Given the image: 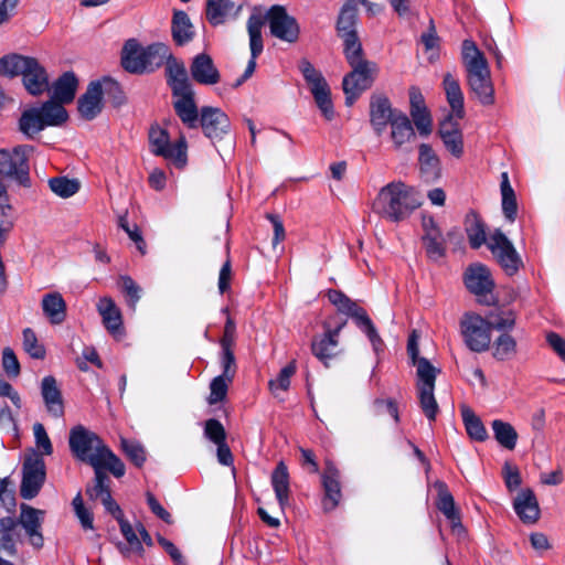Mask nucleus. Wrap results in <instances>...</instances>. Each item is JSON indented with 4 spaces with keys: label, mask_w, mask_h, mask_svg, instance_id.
<instances>
[{
    "label": "nucleus",
    "mask_w": 565,
    "mask_h": 565,
    "mask_svg": "<svg viewBox=\"0 0 565 565\" xmlns=\"http://www.w3.org/2000/svg\"><path fill=\"white\" fill-rule=\"evenodd\" d=\"M68 445L74 457L90 467L107 463L108 471L115 478L125 476L126 467L121 459L102 440V438L82 425L70 431Z\"/></svg>",
    "instance_id": "1"
},
{
    "label": "nucleus",
    "mask_w": 565,
    "mask_h": 565,
    "mask_svg": "<svg viewBox=\"0 0 565 565\" xmlns=\"http://www.w3.org/2000/svg\"><path fill=\"white\" fill-rule=\"evenodd\" d=\"M422 205V199L414 186L402 181L384 185L373 201V211L383 218L398 223L406 220Z\"/></svg>",
    "instance_id": "2"
},
{
    "label": "nucleus",
    "mask_w": 565,
    "mask_h": 565,
    "mask_svg": "<svg viewBox=\"0 0 565 565\" xmlns=\"http://www.w3.org/2000/svg\"><path fill=\"white\" fill-rule=\"evenodd\" d=\"M462 64L470 92L483 106L494 104V87L484 54L472 40H465L461 49Z\"/></svg>",
    "instance_id": "3"
},
{
    "label": "nucleus",
    "mask_w": 565,
    "mask_h": 565,
    "mask_svg": "<svg viewBox=\"0 0 565 565\" xmlns=\"http://www.w3.org/2000/svg\"><path fill=\"white\" fill-rule=\"evenodd\" d=\"M166 77L171 88L173 108L182 122H194L195 115V93L189 79L185 65L182 61L171 55L166 63Z\"/></svg>",
    "instance_id": "4"
},
{
    "label": "nucleus",
    "mask_w": 565,
    "mask_h": 565,
    "mask_svg": "<svg viewBox=\"0 0 565 565\" xmlns=\"http://www.w3.org/2000/svg\"><path fill=\"white\" fill-rule=\"evenodd\" d=\"M0 74L9 77L22 76L29 94L39 96L49 89L46 70L32 56L10 54L0 58Z\"/></svg>",
    "instance_id": "5"
},
{
    "label": "nucleus",
    "mask_w": 565,
    "mask_h": 565,
    "mask_svg": "<svg viewBox=\"0 0 565 565\" xmlns=\"http://www.w3.org/2000/svg\"><path fill=\"white\" fill-rule=\"evenodd\" d=\"M328 299L339 312L354 320L356 327L369 338L375 352L382 350L383 341L365 309L360 307L356 301L349 298L341 290L330 289L328 291Z\"/></svg>",
    "instance_id": "6"
},
{
    "label": "nucleus",
    "mask_w": 565,
    "mask_h": 565,
    "mask_svg": "<svg viewBox=\"0 0 565 565\" xmlns=\"http://www.w3.org/2000/svg\"><path fill=\"white\" fill-rule=\"evenodd\" d=\"M194 122H182L189 129L201 127L204 136L213 142L222 140L231 130L228 116L218 107L195 105Z\"/></svg>",
    "instance_id": "7"
},
{
    "label": "nucleus",
    "mask_w": 565,
    "mask_h": 565,
    "mask_svg": "<svg viewBox=\"0 0 565 565\" xmlns=\"http://www.w3.org/2000/svg\"><path fill=\"white\" fill-rule=\"evenodd\" d=\"M33 147L21 145L13 150H0V173L22 186H30L29 156Z\"/></svg>",
    "instance_id": "8"
},
{
    "label": "nucleus",
    "mask_w": 565,
    "mask_h": 565,
    "mask_svg": "<svg viewBox=\"0 0 565 565\" xmlns=\"http://www.w3.org/2000/svg\"><path fill=\"white\" fill-rule=\"evenodd\" d=\"M350 66L352 71L343 77L342 82L348 106L352 105L364 90L373 85L379 74V66L372 61Z\"/></svg>",
    "instance_id": "9"
},
{
    "label": "nucleus",
    "mask_w": 565,
    "mask_h": 565,
    "mask_svg": "<svg viewBox=\"0 0 565 565\" xmlns=\"http://www.w3.org/2000/svg\"><path fill=\"white\" fill-rule=\"evenodd\" d=\"M299 70L309 85L318 108L328 120H331L334 116V109L330 87L323 75L308 60L300 61Z\"/></svg>",
    "instance_id": "10"
},
{
    "label": "nucleus",
    "mask_w": 565,
    "mask_h": 565,
    "mask_svg": "<svg viewBox=\"0 0 565 565\" xmlns=\"http://www.w3.org/2000/svg\"><path fill=\"white\" fill-rule=\"evenodd\" d=\"M487 246L508 276L515 275L523 266L522 258L512 242L501 230H495L490 235Z\"/></svg>",
    "instance_id": "11"
},
{
    "label": "nucleus",
    "mask_w": 565,
    "mask_h": 565,
    "mask_svg": "<svg viewBox=\"0 0 565 565\" xmlns=\"http://www.w3.org/2000/svg\"><path fill=\"white\" fill-rule=\"evenodd\" d=\"M46 478L45 462L41 455L32 454L22 465V481L20 495L25 500L35 498Z\"/></svg>",
    "instance_id": "12"
},
{
    "label": "nucleus",
    "mask_w": 565,
    "mask_h": 565,
    "mask_svg": "<svg viewBox=\"0 0 565 565\" xmlns=\"http://www.w3.org/2000/svg\"><path fill=\"white\" fill-rule=\"evenodd\" d=\"M461 333L467 347L473 352L489 349L491 333L484 318L476 313H467L461 320Z\"/></svg>",
    "instance_id": "13"
},
{
    "label": "nucleus",
    "mask_w": 565,
    "mask_h": 565,
    "mask_svg": "<svg viewBox=\"0 0 565 565\" xmlns=\"http://www.w3.org/2000/svg\"><path fill=\"white\" fill-rule=\"evenodd\" d=\"M149 143L153 154L172 160L179 167L185 163L186 147L183 139L172 143L167 130L160 127H151L149 130Z\"/></svg>",
    "instance_id": "14"
},
{
    "label": "nucleus",
    "mask_w": 565,
    "mask_h": 565,
    "mask_svg": "<svg viewBox=\"0 0 565 565\" xmlns=\"http://www.w3.org/2000/svg\"><path fill=\"white\" fill-rule=\"evenodd\" d=\"M345 324L347 320H342L334 326H332L331 320H327L323 322L324 333L312 340V354L326 366H329V361L338 354L339 334Z\"/></svg>",
    "instance_id": "15"
},
{
    "label": "nucleus",
    "mask_w": 565,
    "mask_h": 565,
    "mask_svg": "<svg viewBox=\"0 0 565 565\" xmlns=\"http://www.w3.org/2000/svg\"><path fill=\"white\" fill-rule=\"evenodd\" d=\"M270 34L281 41L294 43L299 38L297 20L282 6H273L267 12Z\"/></svg>",
    "instance_id": "16"
},
{
    "label": "nucleus",
    "mask_w": 565,
    "mask_h": 565,
    "mask_svg": "<svg viewBox=\"0 0 565 565\" xmlns=\"http://www.w3.org/2000/svg\"><path fill=\"white\" fill-rule=\"evenodd\" d=\"M402 113L392 107L384 94H373L370 98V124L376 136H382L386 127Z\"/></svg>",
    "instance_id": "17"
},
{
    "label": "nucleus",
    "mask_w": 565,
    "mask_h": 565,
    "mask_svg": "<svg viewBox=\"0 0 565 565\" xmlns=\"http://www.w3.org/2000/svg\"><path fill=\"white\" fill-rule=\"evenodd\" d=\"M340 471L335 465L326 460L321 473V484L323 489L322 509L324 512L333 511L342 499Z\"/></svg>",
    "instance_id": "18"
},
{
    "label": "nucleus",
    "mask_w": 565,
    "mask_h": 565,
    "mask_svg": "<svg viewBox=\"0 0 565 565\" xmlns=\"http://www.w3.org/2000/svg\"><path fill=\"white\" fill-rule=\"evenodd\" d=\"M20 516L15 519L18 526L21 525L29 537V543L36 550L44 545V537L42 534V523L44 520V511L35 509L31 505L22 503L20 507Z\"/></svg>",
    "instance_id": "19"
},
{
    "label": "nucleus",
    "mask_w": 565,
    "mask_h": 565,
    "mask_svg": "<svg viewBox=\"0 0 565 565\" xmlns=\"http://www.w3.org/2000/svg\"><path fill=\"white\" fill-rule=\"evenodd\" d=\"M266 17L260 12H253L247 20V32L249 36V50L250 58L243 73V81H247L255 72L256 60L264 50V43L262 38V29L265 24Z\"/></svg>",
    "instance_id": "20"
},
{
    "label": "nucleus",
    "mask_w": 565,
    "mask_h": 565,
    "mask_svg": "<svg viewBox=\"0 0 565 565\" xmlns=\"http://www.w3.org/2000/svg\"><path fill=\"white\" fill-rule=\"evenodd\" d=\"M103 84L100 81L90 82L86 92L77 100V109L86 120H93L103 110Z\"/></svg>",
    "instance_id": "21"
},
{
    "label": "nucleus",
    "mask_w": 565,
    "mask_h": 565,
    "mask_svg": "<svg viewBox=\"0 0 565 565\" xmlns=\"http://www.w3.org/2000/svg\"><path fill=\"white\" fill-rule=\"evenodd\" d=\"M190 74L194 82L206 86L215 85L221 79L220 71L206 53H200L192 58Z\"/></svg>",
    "instance_id": "22"
},
{
    "label": "nucleus",
    "mask_w": 565,
    "mask_h": 565,
    "mask_svg": "<svg viewBox=\"0 0 565 565\" xmlns=\"http://www.w3.org/2000/svg\"><path fill=\"white\" fill-rule=\"evenodd\" d=\"M465 285L468 290L477 297L491 294L494 288V281L489 268L481 264H475L468 267L465 274Z\"/></svg>",
    "instance_id": "23"
},
{
    "label": "nucleus",
    "mask_w": 565,
    "mask_h": 565,
    "mask_svg": "<svg viewBox=\"0 0 565 565\" xmlns=\"http://www.w3.org/2000/svg\"><path fill=\"white\" fill-rule=\"evenodd\" d=\"M41 396L47 413L54 418L64 416V401L62 392L54 376H44L41 381Z\"/></svg>",
    "instance_id": "24"
},
{
    "label": "nucleus",
    "mask_w": 565,
    "mask_h": 565,
    "mask_svg": "<svg viewBox=\"0 0 565 565\" xmlns=\"http://www.w3.org/2000/svg\"><path fill=\"white\" fill-rule=\"evenodd\" d=\"M513 509L525 524H534L540 518V507L533 490L522 489L513 501Z\"/></svg>",
    "instance_id": "25"
},
{
    "label": "nucleus",
    "mask_w": 565,
    "mask_h": 565,
    "mask_svg": "<svg viewBox=\"0 0 565 565\" xmlns=\"http://www.w3.org/2000/svg\"><path fill=\"white\" fill-rule=\"evenodd\" d=\"M435 489L437 490L436 505L438 510L450 522L454 530L462 529L459 509L456 507L454 497L448 490L447 484L438 480L435 482Z\"/></svg>",
    "instance_id": "26"
},
{
    "label": "nucleus",
    "mask_w": 565,
    "mask_h": 565,
    "mask_svg": "<svg viewBox=\"0 0 565 565\" xmlns=\"http://www.w3.org/2000/svg\"><path fill=\"white\" fill-rule=\"evenodd\" d=\"M241 10L242 6L232 0H206L205 15L210 24L215 26L236 18Z\"/></svg>",
    "instance_id": "27"
},
{
    "label": "nucleus",
    "mask_w": 565,
    "mask_h": 565,
    "mask_svg": "<svg viewBox=\"0 0 565 565\" xmlns=\"http://www.w3.org/2000/svg\"><path fill=\"white\" fill-rule=\"evenodd\" d=\"M443 88L451 113L457 119H462L466 115L465 98L459 81L450 73H446L443 79Z\"/></svg>",
    "instance_id": "28"
},
{
    "label": "nucleus",
    "mask_w": 565,
    "mask_h": 565,
    "mask_svg": "<svg viewBox=\"0 0 565 565\" xmlns=\"http://www.w3.org/2000/svg\"><path fill=\"white\" fill-rule=\"evenodd\" d=\"M143 47L137 40H128L122 49L121 65L125 71L132 74L146 73V60L143 58Z\"/></svg>",
    "instance_id": "29"
},
{
    "label": "nucleus",
    "mask_w": 565,
    "mask_h": 565,
    "mask_svg": "<svg viewBox=\"0 0 565 565\" xmlns=\"http://www.w3.org/2000/svg\"><path fill=\"white\" fill-rule=\"evenodd\" d=\"M171 34L178 46L190 43L195 35L194 25L190 17L182 10H174L171 21Z\"/></svg>",
    "instance_id": "30"
},
{
    "label": "nucleus",
    "mask_w": 565,
    "mask_h": 565,
    "mask_svg": "<svg viewBox=\"0 0 565 565\" xmlns=\"http://www.w3.org/2000/svg\"><path fill=\"white\" fill-rule=\"evenodd\" d=\"M44 316L52 324H61L66 319V302L57 291L45 294L41 301Z\"/></svg>",
    "instance_id": "31"
},
{
    "label": "nucleus",
    "mask_w": 565,
    "mask_h": 565,
    "mask_svg": "<svg viewBox=\"0 0 565 565\" xmlns=\"http://www.w3.org/2000/svg\"><path fill=\"white\" fill-rule=\"evenodd\" d=\"M94 469V480L86 487V494L90 500H104L107 494H111V479L107 475V463H99L92 467Z\"/></svg>",
    "instance_id": "32"
},
{
    "label": "nucleus",
    "mask_w": 565,
    "mask_h": 565,
    "mask_svg": "<svg viewBox=\"0 0 565 565\" xmlns=\"http://www.w3.org/2000/svg\"><path fill=\"white\" fill-rule=\"evenodd\" d=\"M78 86L77 77L73 72L63 73L52 85L51 98L62 103L73 102Z\"/></svg>",
    "instance_id": "33"
},
{
    "label": "nucleus",
    "mask_w": 565,
    "mask_h": 565,
    "mask_svg": "<svg viewBox=\"0 0 565 565\" xmlns=\"http://www.w3.org/2000/svg\"><path fill=\"white\" fill-rule=\"evenodd\" d=\"M418 163L422 177L427 182L437 180L440 177V161L433 148L427 143H422L418 148Z\"/></svg>",
    "instance_id": "34"
},
{
    "label": "nucleus",
    "mask_w": 565,
    "mask_h": 565,
    "mask_svg": "<svg viewBox=\"0 0 565 565\" xmlns=\"http://www.w3.org/2000/svg\"><path fill=\"white\" fill-rule=\"evenodd\" d=\"M20 540L18 521L11 516L0 519V550L8 555L14 556L18 553L17 542Z\"/></svg>",
    "instance_id": "35"
},
{
    "label": "nucleus",
    "mask_w": 565,
    "mask_h": 565,
    "mask_svg": "<svg viewBox=\"0 0 565 565\" xmlns=\"http://www.w3.org/2000/svg\"><path fill=\"white\" fill-rule=\"evenodd\" d=\"M97 310L103 318L105 328L111 333L117 334L121 330L122 320L120 310L114 300L109 297H103L97 303Z\"/></svg>",
    "instance_id": "36"
},
{
    "label": "nucleus",
    "mask_w": 565,
    "mask_h": 565,
    "mask_svg": "<svg viewBox=\"0 0 565 565\" xmlns=\"http://www.w3.org/2000/svg\"><path fill=\"white\" fill-rule=\"evenodd\" d=\"M390 126L391 139L395 149H401L404 145L416 138L412 121L404 113L397 115Z\"/></svg>",
    "instance_id": "37"
},
{
    "label": "nucleus",
    "mask_w": 565,
    "mask_h": 565,
    "mask_svg": "<svg viewBox=\"0 0 565 565\" xmlns=\"http://www.w3.org/2000/svg\"><path fill=\"white\" fill-rule=\"evenodd\" d=\"M63 105L51 98L43 103L41 107H36L45 127L61 126L67 120L68 114Z\"/></svg>",
    "instance_id": "38"
},
{
    "label": "nucleus",
    "mask_w": 565,
    "mask_h": 565,
    "mask_svg": "<svg viewBox=\"0 0 565 565\" xmlns=\"http://www.w3.org/2000/svg\"><path fill=\"white\" fill-rule=\"evenodd\" d=\"M271 486L277 501L284 508L289 500V473L284 461H279L271 473Z\"/></svg>",
    "instance_id": "39"
},
{
    "label": "nucleus",
    "mask_w": 565,
    "mask_h": 565,
    "mask_svg": "<svg viewBox=\"0 0 565 565\" xmlns=\"http://www.w3.org/2000/svg\"><path fill=\"white\" fill-rule=\"evenodd\" d=\"M356 19L358 14L355 7L350 2L343 4L337 21L338 35L342 40L348 38L350 39L352 36H358Z\"/></svg>",
    "instance_id": "40"
},
{
    "label": "nucleus",
    "mask_w": 565,
    "mask_h": 565,
    "mask_svg": "<svg viewBox=\"0 0 565 565\" xmlns=\"http://www.w3.org/2000/svg\"><path fill=\"white\" fill-rule=\"evenodd\" d=\"M142 55L146 60V72L151 73L166 64L172 54L167 44L153 43L143 49Z\"/></svg>",
    "instance_id": "41"
},
{
    "label": "nucleus",
    "mask_w": 565,
    "mask_h": 565,
    "mask_svg": "<svg viewBox=\"0 0 565 565\" xmlns=\"http://www.w3.org/2000/svg\"><path fill=\"white\" fill-rule=\"evenodd\" d=\"M465 230L472 248L477 249L487 243L484 224L476 212H469L465 220Z\"/></svg>",
    "instance_id": "42"
},
{
    "label": "nucleus",
    "mask_w": 565,
    "mask_h": 565,
    "mask_svg": "<svg viewBox=\"0 0 565 565\" xmlns=\"http://www.w3.org/2000/svg\"><path fill=\"white\" fill-rule=\"evenodd\" d=\"M460 412L467 434L475 440H486L488 437L486 427L476 413L467 405H461Z\"/></svg>",
    "instance_id": "43"
},
{
    "label": "nucleus",
    "mask_w": 565,
    "mask_h": 565,
    "mask_svg": "<svg viewBox=\"0 0 565 565\" xmlns=\"http://www.w3.org/2000/svg\"><path fill=\"white\" fill-rule=\"evenodd\" d=\"M416 366V388H435L437 375L440 370L435 367L426 358L412 363Z\"/></svg>",
    "instance_id": "44"
},
{
    "label": "nucleus",
    "mask_w": 565,
    "mask_h": 565,
    "mask_svg": "<svg viewBox=\"0 0 565 565\" xmlns=\"http://www.w3.org/2000/svg\"><path fill=\"white\" fill-rule=\"evenodd\" d=\"M19 128L21 132L30 139L45 128L36 107L26 109L22 113L19 120Z\"/></svg>",
    "instance_id": "45"
},
{
    "label": "nucleus",
    "mask_w": 565,
    "mask_h": 565,
    "mask_svg": "<svg viewBox=\"0 0 565 565\" xmlns=\"http://www.w3.org/2000/svg\"><path fill=\"white\" fill-rule=\"evenodd\" d=\"M501 195H502V211L505 218L510 222H514L518 212V204L514 194V190L512 189L508 173L503 172L501 175Z\"/></svg>",
    "instance_id": "46"
},
{
    "label": "nucleus",
    "mask_w": 565,
    "mask_h": 565,
    "mask_svg": "<svg viewBox=\"0 0 565 565\" xmlns=\"http://www.w3.org/2000/svg\"><path fill=\"white\" fill-rule=\"evenodd\" d=\"M492 430L495 440L504 448L513 450L518 441V433L514 427L507 422L501 419H494L492 422Z\"/></svg>",
    "instance_id": "47"
},
{
    "label": "nucleus",
    "mask_w": 565,
    "mask_h": 565,
    "mask_svg": "<svg viewBox=\"0 0 565 565\" xmlns=\"http://www.w3.org/2000/svg\"><path fill=\"white\" fill-rule=\"evenodd\" d=\"M486 321L488 322L490 331L493 329L508 333L515 326V316L511 310L491 311L487 315Z\"/></svg>",
    "instance_id": "48"
},
{
    "label": "nucleus",
    "mask_w": 565,
    "mask_h": 565,
    "mask_svg": "<svg viewBox=\"0 0 565 565\" xmlns=\"http://www.w3.org/2000/svg\"><path fill=\"white\" fill-rule=\"evenodd\" d=\"M423 244L429 259L437 262L445 256L446 245L441 232L423 235Z\"/></svg>",
    "instance_id": "49"
},
{
    "label": "nucleus",
    "mask_w": 565,
    "mask_h": 565,
    "mask_svg": "<svg viewBox=\"0 0 565 565\" xmlns=\"http://www.w3.org/2000/svg\"><path fill=\"white\" fill-rule=\"evenodd\" d=\"M434 391L435 388H417L420 409L429 422H435L439 413Z\"/></svg>",
    "instance_id": "50"
},
{
    "label": "nucleus",
    "mask_w": 565,
    "mask_h": 565,
    "mask_svg": "<svg viewBox=\"0 0 565 565\" xmlns=\"http://www.w3.org/2000/svg\"><path fill=\"white\" fill-rule=\"evenodd\" d=\"M516 353V341L509 333H502L493 342V356L498 361L511 359Z\"/></svg>",
    "instance_id": "51"
},
{
    "label": "nucleus",
    "mask_w": 565,
    "mask_h": 565,
    "mask_svg": "<svg viewBox=\"0 0 565 565\" xmlns=\"http://www.w3.org/2000/svg\"><path fill=\"white\" fill-rule=\"evenodd\" d=\"M296 362L291 361L289 364H287L285 367H282L277 375L276 379H273L268 382V386L270 392L278 396L279 391H287L290 386V380L292 375L296 373Z\"/></svg>",
    "instance_id": "52"
},
{
    "label": "nucleus",
    "mask_w": 565,
    "mask_h": 565,
    "mask_svg": "<svg viewBox=\"0 0 565 565\" xmlns=\"http://www.w3.org/2000/svg\"><path fill=\"white\" fill-rule=\"evenodd\" d=\"M49 185L52 192L61 198H70L79 190L78 181L66 177L52 178Z\"/></svg>",
    "instance_id": "53"
},
{
    "label": "nucleus",
    "mask_w": 565,
    "mask_h": 565,
    "mask_svg": "<svg viewBox=\"0 0 565 565\" xmlns=\"http://www.w3.org/2000/svg\"><path fill=\"white\" fill-rule=\"evenodd\" d=\"M343 53L349 65L360 64L369 60L363 56V47L359 36L343 39Z\"/></svg>",
    "instance_id": "54"
},
{
    "label": "nucleus",
    "mask_w": 565,
    "mask_h": 565,
    "mask_svg": "<svg viewBox=\"0 0 565 565\" xmlns=\"http://www.w3.org/2000/svg\"><path fill=\"white\" fill-rule=\"evenodd\" d=\"M118 286L127 298L128 307L135 310L140 299L141 288L130 276H120Z\"/></svg>",
    "instance_id": "55"
},
{
    "label": "nucleus",
    "mask_w": 565,
    "mask_h": 565,
    "mask_svg": "<svg viewBox=\"0 0 565 565\" xmlns=\"http://www.w3.org/2000/svg\"><path fill=\"white\" fill-rule=\"evenodd\" d=\"M23 348L33 359L43 360L45 358V348L39 343L36 334L31 328L23 330Z\"/></svg>",
    "instance_id": "56"
},
{
    "label": "nucleus",
    "mask_w": 565,
    "mask_h": 565,
    "mask_svg": "<svg viewBox=\"0 0 565 565\" xmlns=\"http://www.w3.org/2000/svg\"><path fill=\"white\" fill-rule=\"evenodd\" d=\"M232 381V379L222 375L212 380L210 384V396L207 398L210 405L217 404L226 397L228 385Z\"/></svg>",
    "instance_id": "57"
},
{
    "label": "nucleus",
    "mask_w": 565,
    "mask_h": 565,
    "mask_svg": "<svg viewBox=\"0 0 565 565\" xmlns=\"http://www.w3.org/2000/svg\"><path fill=\"white\" fill-rule=\"evenodd\" d=\"M411 117L420 136L427 137L433 130V119L427 108L411 110Z\"/></svg>",
    "instance_id": "58"
},
{
    "label": "nucleus",
    "mask_w": 565,
    "mask_h": 565,
    "mask_svg": "<svg viewBox=\"0 0 565 565\" xmlns=\"http://www.w3.org/2000/svg\"><path fill=\"white\" fill-rule=\"evenodd\" d=\"M204 437L217 445L226 441V431L218 419L210 418L204 423Z\"/></svg>",
    "instance_id": "59"
},
{
    "label": "nucleus",
    "mask_w": 565,
    "mask_h": 565,
    "mask_svg": "<svg viewBox=\"0 0 565 565\" xmlns=\"http://www.w3.org/2000/svg\"><path fill=\"white\" fill-rule=\"evenodd\" d=\"M121 449L135 466L141 467L145 463L146 451L140 444L122 438Z\"/></svg>",
    "instance_id": "60"
},
{
    "label": "nucleus",
    "mask_w": 565,
    "mask_h": 565,
    "mask_svg": "<svg viewBox=\"0 0 565 565\" xmlns=\"http://www.w3.org/2000/svg\"><path fill=\"white\" fill-rule=\"evenodd\" d=\"M446 149L456 158H460L463 153V139L461 130L454 132L445 131L440 137Z\"/></svg>",
    "instance_id": "61"
},
{
    "label": "nucleus",
    "mask_w": 565,
    "mask_h": 565,
    "mask_svg": "<svg viewBox=\"0 0 565 565\" xmlns=\"http://www.w3.org/2000/svg\"><path fill=\"white\" fill-rule=\"evenodd\" d=\"M118 226L122 228L129 236V238L136 244L138 250L141 254L146 253V242L142 238L141 232L137 225L132 227L129 225L127 213L120 215L118 218Z\"/></svg>",
    "instance_id": "62"
},
{
    "label": "nucleus",
    "mask_w": 565,
    "mask_h": 565,
    "mask_svg": "<svg viewBox=\"0 0 565 565\" xmlns=\"http://www.w3.org/2000/svg\"><path fill=\"white\" fill-rule=\"evenodd\" d=\"M118 523L120 526L121 534L129 544L128 551H135L141 554L143 552V547L137 534L135 533L131 524L125 518L120 519Z\"/></svg>",
    "instance_id": "63"
},
{
    "label": "nucleus",
    "mask_w": 565,
    "mask_h": 565,
    "mask_svg": "<svg viewBox=\"0 0 565 565\" xmlns=\"http://www.w3.org/2000/svg\"><path fill=\"white\" fill-rule=\"evenodd\" d=\"M372 406L375 415H381L384 412H387L393 417L395 423H399L398 407L394 399L375 398Z\"/></svg>",
    "instance_id": "64"
}]
</instances>
